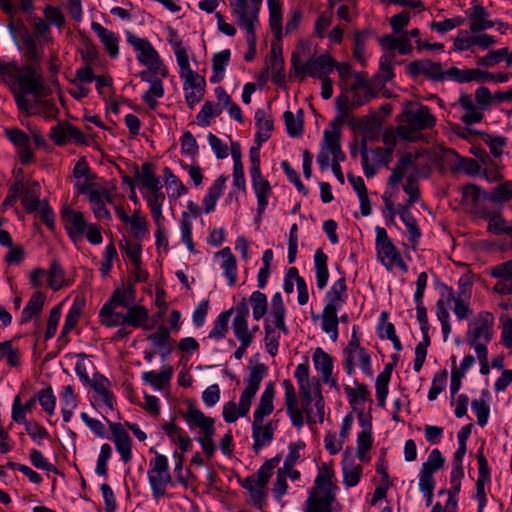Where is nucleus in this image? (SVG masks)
Listing matches in <instances>:
<instances>
[{"label":"nucleus","instance_id":"nucleus-24","mask_svg":"<svg viewBox=\"0 0 512 512\" xmlns=\"http://www.w3.org/2000/svg\"><path fill=\"white\" fill-rule=\"evenodd\" d=\"M91 28L98 35L99 39L105 46L108 54L113 58L116 57L119 52V40L115 33L103 27L101 24L97 22H93L91 24Z\"/></svg>","mask_w":512,"mask_h":512},{"label":"nucleus","instance_id":"nucleus-20","mask_svg":"<svg viewBox=\"0 0 512 512\" xmlns=\"http://www.w3.org/2000/svg\"><path fill=\"white\" fill-rule=\"evenodd\" d=\"M274 397H275V384H274V382H269V383H267V385L261 395L259 404L257 405V408L254 411L253 421H255V422L264 421V418L273 412Z\"/></svg>","mask_w":512,"mask_h":512},{"label":"nucleus","instance_id":"nucleus-1","mask_svg":"<svg viewBox=\"0 0 512 512\" xmlns=\"http://www.w3.org/2000/svg\"><path fill=\"white\" fill-rule=\"evenodd\" d=\"M0 75L4 81L9 79L17 83V90L33 94L36 101L46 96L44 78L39 63H26L19 66L16 61L0 60Z\"/></svg>","mask_w":512,"mask_h":512},{"label":"nucleus","instance_id":"nucleus-13","mask_svg":"<svg viewBox=\"0 0 512 512\" xmlns=\"http://www.w3.org/2000/svg\"><path fill=\"white\" fill-rule=\"evenodd\" d=\"M184 79L185 99L188 106L193 109L201 101L205 93V79L197 73L190 74Z\"/></svg>","mask_w":512,"mask_h":512},{"label":"nucleus","instance_id":"nucleus-48","mask_svg":"<svg viewBox=\"0 0 512 512\" xmlns=\"http://www.w3.org/2000/svg\"><path fill=\"white\" fill-rule=\"evenodd\" d=\"M139 179L144 187L149 191H156L161 189L160 179L156 177L152 171L150 163H143L141 172H137Z\"/></svg>","mask_w":512,"mask_h":512},{"label":"nucleus","instance_id":"nucleus-23","mask_svg":"<svg viewBox=\"0 0 512 512\" xmlns=\"http://www.w3.org/2000/svg\"><path fill=\"white\" fill-rule=\"evenodd\" d=\"M488 17L489 14L482 5H474L469 15L471 32L478 33L492 28L494 26V22L489 20Z\"/></svg>","mask_w":512,"mask_h":512},{"label":"nucleus","instance_id":"nucleus-4","mask_svg":"<svg viewBox=\"0 0 512 512\" xmlns=\"http://www.w3.org/2000/svg\"><path fill=\"white\" fill-rule=\"evenodd\" d=\"M306 46L299 45L292 53L291 64L292 71L296 76L305 77L309 75L314 78H323L327 76L335 66L333 58L328 54L320 55L319 57H310L305 63H302V58L305 54Z\"/></svg>","mask_w":512,"mask_h":512},{"label":"nucleus","instance_id":"nucleus-55","mask_svg":"<svg viewBox=\"0 0 512 512\" xmlns=\"http://www.w3.org/2000/svg\"><path fill=\"white\" fill-rule=\"evenodd\" d=\"M480 74L479 69H464L460 70L457 67H451L445 71V78H449L459 83L474 81L477 77L475 75Z\"/></svg>","mask_w":512,"mask_h":512},{"label":"nucleus","instance_id":"nucleus-52","mask_svg":"<svg viewBox=\"0 0 512 512\" xmlns=\"http://www.w3.org/2000/svg\"><path fill=\"white\" fill-rule=\"evenodd\" d=\"M280 456L267 460L258 470L256 477L257 486L264 489L272 475V470L279 464Z\"/></svg>","mask_w":512,"mask_h":512},{"label":"nucleus","instance_id":"nucleus-57","mask_svg":"<svg viewBox=\"0 0 512 512\" xmlns=\"http://www.w3.org/2000/svg\"><path fill=\"white\" fill-rule=\"evenodd\" d=\"M83 305L84 303L82 301H75L73 303L65 319L62 337L68 334L77 325L82 314Z\"/></svg>","mask_w":512,"mask_h":512},{"label":"nucleus","instance_id":"nucleus-59","mask_svg":"<svg viewBox=\"0 0 512 512\" xmlns=\"http://www.w3.org/2000/svg\"><path fill=\"white\" fill-rule=\"evenodd\" d=\"M164 95L163 84L160 79L153 77V81L150 82V88L144 95V101L147 103L149 108L155 109L157 106L156 98H161Z\"/></svg>","mask_w":512,"mask_h":512},{"label":"nucleus","instance_id":"nucleus-3","mask_svg":"<svg viewBox=\"0 0 512 512\" xmlns=\"http://www.w3.org/2000/svg\"><path fill=\"white\" fill-rule=\"evenodd\" d=\"M399 121L400 124L397 127L399 136L409 141H415L421 130L432 128L436 122L429 108L423 105L404 110Z\"/></svg>","mask_w":512,"mask_h":512},{"label":"nucleus","instance_id":"nucleus-11","mask_svg":"<svg viewBox=\"0 0 512 512\" xmlns=\"http://www.w3.org/2000/svg\"><path fill=\"white\" fill-rule=\"evenodd\" d=\"M376 249L380 261L388 269L393 268V262L399 253L388 237L386 230L381 227L376 228Z\"/></svg>","mask_w":512,"mask_h":512},{"label":"nucleus","instance_id":"nucleus-30","mask_svg":"<svg viewBox=\"0 0 512 512\" xmlns=\"http://www.w3.org/2000/svg\"><path fill=\"white\" fill-rule=\"evenodd\" d=\"M216 256L223 258L222 268L228 279V285L234 286L237 281V261L229 247H225L216 253Z\"/></svg>","mask_w":512,"mask_h":512},{"label":"nucleus","instance_id":"nucleus-25","mask_svg":"<svg viewBox=\"0 0 512 512\" xmlns=\"http://www.w3.org/2000/svg\"><path fill=\"white\" fill-rule=\"evenodd\" d=\"M315 367L322 373V379L325 383H330L332 386L336 385V381L332 379L333 362L332 358L324 352L321 348H317L313 355Z\"/></svg>","mask_w":512,"mask_h":512},{"label":"nucleus","instance_id":"nucleus-18","mask_svg":"<svg viewBox=\"0 0 512 512\" xmlns=\"http://www.w3.org/2000/svg\"><path fill=\"white\" fill-rule=\"evenodd\" d=\"M62 219L66 224L67 231L71 238L77 239L83 235L86 222L81 212L64 208L62 210Z\"/></svg>","mask_w":512,"mask_h":512},{"label":"nucleus","instance_id":"nucleus-60","mask_svg":"<svg viewBox=\"0 0 512 512\" xmlns=\"http://www.w3.org/2000/svg\"><path fill=\"white\" fill-rule=\"evenodd\" d=\"M232 329L235 337L239 342H252L254 335L253 332L248 329L247 319H240L239 317H234L232 322Z\"/></svg>","mask_w":512,"mask_h":512},{"label":"nucleus","instance_id":"nucleus-35","mask_svg":"<svg viewBox=\"0 0 512 512\" xmlns=\"http://www.w3.org/2000/svg\"><path fill=\"white\" fill-rule=\"evenodd\" d=\"M186 420L190 426H197L204 431L214 429V419L212 417L204 415L199 409L194 406H190Z\"/></svg>","mask_w":512,"mask_h":512},{"label":"nucleus","instance_id":"nucleus-38","mask_svg":"<svg viewBox=\"0 0 512 512\" xmlns=\"http://www.w3.org/2000/svg\"><path fill=\"white\" fill-rule=\"evenodd\" d=\"M337 327V309L333 305H326L322 313V329L326 333H331L333 341H336L338 337Z\"/></svg>","mask_w":512,"mask_h":512},{"label":"nucleus","instance_id":"nucleus-39","mask_svg":"<svg viewBox=\"0 0 512 512\" xmlns=\"http://www.w3.org/2000/svg\"><path fill=\"white\" fill-rule=\"evenodd\" d=\"M100 321L107 327L124 326V314L116 311V307L105 303L99 312Z\"/></svg>","mask_w":512,"mask_h":512},{"label":"nucleus","instance_id":"nucleus-9","mask_svg":"<svg viewBox=\"0 0 512 512\" xmlns=\"http://www.w3.org/2000/svg\"><path fill=\"white\" fill-rule=\"evenodd\" d=\"M127 41L138 52L137 59L139 62L146 65L150 70H158L160 57L147 39L139 38L129 32L127 33Z\"/></svg>","mask_w":512,"mask_h":512},{"label":"nucleus","instance_id":"nucleus-31","mask_svg":"<svg viewBox=\"0 0 512 512\" xmlns=\"http://www.w3.org/2000/svg\"><path fill=\"white\" fill-rule=\"evenodd\" d=\"M258 21H252L248 19H236V24L244 29L247 33L248 51L245 54V60L251 61L254 59L256 54V24Z\"/></svg>","mask_w":512,"mask_h":512},{"label":"nucleus","instance_id":"nucleus-2","mask_svg":"<svg viewBox=\"0 0 512 512\" xmlns=\"http://www.w3.org/2000/svg\"><path fill=\"white\" fill-rule=\"evenodd\" d=\"M333 476L331 464L323 463L306 500L305 512H333V504L336 501Z\"/></svg>","mask_w":512,"mask_h":512},{"label":"nucleus","instance_id":"nucleus-8","mask_svg":"<svg viewBox=\"0 0 512 512\" xmlns=\"http://www.w3.org/2000/svg\"><path fill=\"white\" fill-rule=\"evenodd\" d=\"M340 138L341 133L324 131L323 143L317 156V162L322 171L329 167V154L332 155V159L345 160V154L340 146Z\"/></svg>","mask_w":512,"mask_h":512},{"label":"nucleus","instance_id":"nucleus-5","mask_svg":"<svg viewBox=\"0 0 512 512\" xmlns=\"http://www.w3.org/2000/svg\"><path fill=\"white\" fill-rule=\"evenodd\" d=\"M494 317L489 312L479 313L468 325L466 334L467 343L475 349L481 351L487 349V344L492 339Z\"/></svg>","mask_w":512,"mask_h":512},{"label":"nucleus","instance_id":"nucleus-7","mask_svg":"<svg viewBox=\"0 0 512 512\" xmlns=\"http://www.w3.org/2000/svg\"><path fill=\"white\" fill-rule=\"evenodd\" d=\"M148 478L156 499L164 496L165 487L172 480L168 469V460L164 455L156 453L154 459L150 461Z\"/></svg>","mask_w":512,"mask_h":512},{"label":"nucleus","instance_id":"nucleus-56","mask_svg":"<svg viewBox=\"0 0 512 512\" xmlns=\"http://www.w3.org/2000/svg\"><path fill=\"white\" fill-rule=\"evenodd\" d=\"M267 373V367L263 363H258L250 368L249 376L246 380L247 389L258 391L259 386L263 378Z\"/></svg>","mask_w":512,"mask_h":512},{"label":"nucleus","instance_id":"nucleus-62","mask_svg":"<svg viewBox=\"0 0 512 512\" xmlns=\"http://www.w3.org/2000/svg\"><path fill=\"white\" fill-rule=\"evenodd\" d=\"M4 358L12 367H17L20 364L19 350L12 347L11 340L0 343V361Z\"/></svg>","mask_w":512,"mask_h":512},{"label":"nucleus","instance_id":"nucleus-47","mask_svg":"<svg viewBox=\"0 0 512 512\" xmlns=\"http://www.w3.org/2000/svg\"><path fill=\"white\" fill-rule=\"evenodd\" d=\"M172 368L167 367L161 372L148 371L143 373V380L151 384L156 389H162L170 381Z\"/></svg>","mask_w":512,"mask_h":512},{"label":"nucleus","instance_id":"nucleus-40","mask_svg":"<svg viewBox=\"0 0 512 512\" xmlns=\"http://www.w3.org/2000/svg\"><path fill=\"white\" fill-rule=\"evenodd\" d=\"M230 55V50L226 49L213 56V75L210 78L212 83H218L223 79L225 68L230 60Z\"/></svg>","mask_w":512,"mask_h":512},{"label":"nucleus","instance_id":"nucleus-14","mask_svg":"<svg viewBox=\"0 0 512 512\" xmlns=\"http://www.w3.org/2000/svg\"><path fill=\"white\" fill-rule=\"evenodd\" d=\"M497 279L493 291L502 295L512 294V260L494 266L490 272Z\"/></svg>","mask_w":512,"mask_h":512},{"label":"nucleus","instance_id":"nucleus-12","mask_svg":"<svg viewBox=\"0 0 512 512\" xmlns=\"http://www.w3.org/2000/svg\"><path fill=\"white\" fill-rule=\"evenodd\" d=\"M112 439L124 463L132 459V440L124 426L118 422L109 423Z\"/></svg>","mask_w":512,"mask_h":512},{"label":"nucleus","instance_id":"nucleus-63","mask_svg":"<svg viewBox=\"0 0 512 512\" xmlns=\"http://www.w3.org/2000/svg\"><path fill=\"white\" fill-rule=\"evenodd\" d=\"M444 463L445 459L440 450L433 449L430 452L427 461L423 463L421 470L434 474L438 469L443 467Z\"/></svg>","mask_w":512,"mask_h":512},{"label":"nucleus","instance_id":"nucleus-29","mask_svg":"<svg viewBox=\"0 0 512 512\" xmlns=\"http://www.w3.org/2000/svg\"><path fill=\"white\" fill-rule=\"evenodd\" d=\"M104 199L108 202L112 201V196L107 191H94L90 192L89 201L92 205V210L98 219H110L111 214L105 206Z\"/></svg>","mask_w":512,"mask_h":512},{"label":"nucleus","instance_id":"nucleus-6","mask_svg":"<svg viewBox=\"0 0 512 512\" xmlns=\"http://www.w3.org/2000/svg\"><path fill=\"white\" fill-rule=\"evenodd\" d=\"M345 355L344 367L349 375L354 372V367L359 364L362 371L371 375V359L367 351L360 346V339L357 335L356 326L353 327L351 339L344 348Z\"/></svg>","mask_w":512,"mask_h":512},{"label":"nucleus","instance_id":"nucleus-19","mask_svg":"<svg viewBox=\"0 0 512 512\" xmlns=\"http://www.w3.org/2000/svg\"><path fill=\"white\" fill-rule=\"evenodd\" d=\"M264 421L252 422V437L254 439L253 449L258 453L266 444L273 440L275 426L270 421L263 424Z\"/></svg>","mask_w":512,"mask_h":512},{"label":"nucleus","instance_id":"nucleus-33","mask_svg":"<svg viewBox=\"0 0 512 512\" xmlns=\"http://www.w3.org/2000/svg\"><path fill=\"white\" fill-rule=\"evenodd\" d=\"M135 302V289L132 285L116 288L107 303L117 307L128 308Z\"/></svg>","mask_w":512,"mask_h":512},{"label":"nucleus","instance_id":"nucleus-32","mask_svg":"<svg viewBox=\"0 0 512 512\" xmlns=\"http://www.w3.org/2000/svg\"><path fill=\"white\" fill-rule=\"evenodd\" d=\"M255 121L258 129L256 133V142L261 146V144L267 141L271 136L273 121L271 118L266 116L265 111L262 109L255 112Z\"/></svg>","mask_w":512,"mask_h":512},{"label":"nucleus","instance_id":"nucleus-51","mask_svg":"<svg viewBox=\"0 0 512 512\" xmlns=\"http://www.w3.org/2000/svg\"><path fill=\"white\" fill-rule=\"evenodd\" d=\"M164 176L168 194L170 197L179 198L186 193L187 189L182 182L172 173L168 167L164 168Z\"/></svg>","mask_w":512,"mask_h":512},{"label":"nucleus","instance_id":"nucleus-36","mask_svg":"<svg viewBox=\"0 0 512 512\" xmlns=\"http://www.w3.org/2000/svg\"><path fill=\"white\" fill-rule=\"evenodd\" d=\"M124 325L140 327L148 320V311L142 305L133 304L127 308L124 314Z\"/></svg>","mask_w":512,"mask_h":512},{"label":"nucleus","instance_id":"nucleus-49","mask_svg":"<svg viewBox=\"0 0 512 512\" xmlns=\"http://www.w3.org/2000/svg\"><path fill=\"white\" fill-rule=\"evenodd\" d=\"M512 197V183L507 181L490 192H483V198L494 203L508 201Z\"/></svg>","mask_w":512,"mask_h":512},{"label":"nucleus","instance_id":"nucleus-37","mask_svg":"<svg viewBox=\"0 0 512 512\" xmlns=\"http://www.w3.org/2000/svg\"><path fill=\"white\" fill-rule=\"evenodd\" d=\"M226 180V177L220 176L209 188L208 193L203 200V205L206 213H210L211 211L214 210L217 200L222 195Z\"/></svg>","mask_w":512,"mask_h":512},{"label":"nucleus","instance_id":"nucleus-17","mask_svg":"<svg viewBox=\"0 0 512 512\" xmlns=\"http://www.w3.org/2000/svg\"><path fill=\"white\" fill-rule=\"evenodd\" d=\"M262 0H230V6L236 19L258 21Z\"/></svg>","mask_w":512,"mask_h":512},{"label":"nucleus","instance_id":"nucleus-54","mask_svg":"<svg viewBox=\"0 0 512 512\" xmlns=\"http://www.w3.org/2000/svg\"><path fill=\"white\" fill-rule=\"evenodd\" d=\"M327 297L329 300L327 305H333L336 309L338 304L344 302L346 298V281L344 277H341L334 283Z\"/></svg>","mask_w":512,"mask_h":512},{"label":"nucleus","instance_id":"nucleus-10","mask_svg":"<svg viewBox=\"0 0 512 512\" xmlns=\"http://www.w3.org/2000/svg\"><path fill=\"white\" fill-rule=\"evenodd\" d=\"M407 70L413 77L423 74L432 81H443L445 79V71L441 63L429 59L413 61L409 63Z\"/></svg>","mask_w":512,"mask_h":512},{"label":"nucleus","instance_id":"nucleus-21","mask_svg":"<svg viewBox=\"0 0 512 512\" xmlns=\"http://www.w3.org/2000/svg\"><path fill=\"white\" fill-rule=\"evenodd\" d=\"M458 102L465 111L461 117V120L464 124L472 125L482 121L484 117L482 108L474 103L470 95L461 94Z\"/></svg>","mask_w":512,"mask_h":512},{"label":"nucleus","instance_id":"nucleus-22","mask_svg":"<svg viewBox=\"0 0 512 512\" xmlns=\"http://www.w3.org/2000/svg\"><path fill=\"white\" fill-rule=\"evenodd\" d=\"M251 180L253 189L257 196V213L258 217H260L268 204L267 197L271 193V186L270 183L262 177L261 173H258V176L251 174Z\"/></svg>","mask_w":512,"mask_h":512},{"label":"nucleus","instance_id":"nucleus-64","mask_svg":"<svg viewBox=\"0 0 512 512\" xmlns=\"http://www.w3.org/2000/svg\"><path fill=\"white\" fill-rule=\"evenodd\" d=\"M362 468L358 464H344L343 466V474H344V484L351 487L355 486L361 477Z\"/></svg>","mask_w":512,"mask_h":512},{"label":"nucleus","instance_id":"nucleus-61","mask_svg":"<svg viewBox=\"0 0 512 512\" xmlns=\"http://www.w3.org/2000/svg\"><path fill=\"white\" fill-rule=\"evenodd\" d=\"M252 304L253 317L256 320L261 319L267 312L266 295L260 291H254L250 296Z\"/></svg>","mask_w":512,"mask_h":512},{"label":"nucleus","instance_id":"nucleus-34","mask_svg":"<svg viewBox=\"0 0 512 512\" xmlns=\"http://www.w3.org/2000/svg\"><path fill=\"white\" fill-rule=\"evenodd\" d=\"M44 302H45L44 294L40 291L35 292L31 296V298H30L29 302L27 303V305L25 306V308L23 309L20 322L22 324L27 323L32 319L33 316L39 315L40 312L42 311Z\"/></svg>","mask_w":512,"mask_h":512},{"label":"nucleus","instance_id":"nucleus-27","mask_svg":"<svg viewBox=\"0 0 512 512\" xmlns=\"http://www.w3.org/2000/svg\"><path fill=\"white\" fill-rule=\"evenodd\" d=\"M40 204V184L37 181H27L22 193V205L28 212H34Z\"/></svg>","mask_w":512,"mask_h":512},{"label":"nucleus","instance_id":"nucleus-26","mask_svg":"<svg viewBox=\"0 0 512 512\" xmlns=\"http://www.w3.org/2000/svg\"><path fill=\"white\" fill-rule=\"evenodd\" d=\"M417 159V154L407 153L403 155L395 168L392 170V173L389 177V184L392 186L397 185L402 180L403 176L409 168H413V171H415V167H418L416 164Z\"/></svg>","mask_w":512,"mask_h":512},{"label":"nucleus","instance_id":"nucleus-43","mask_svg":"<svg viewBox=\"0 0 512 512\" xmlns=\"http://www.w3.org/2000/svg\"><path fill=\"white\" fill-rule=\"evenodd\" d=\"M327 256L321 250H317L314 256L315 268H316V279L317 286L319 289H323L327 285L329 273L327 268Z\"/></svg>","mask_w":512,"mask_h":512},{"label":"nucleus","instance_id":"nucleus-41","mask_svg":"<svg viewBox=\"0 0 512 512\" xmlns=\"http://www.w3.org/2000/svg\"><path fill=\"white\" fill-rule=\"evenodd\" d=\"M271 316L274 318L275 326L283 331L285 334L288 333V329L285 325V307L283 304L282 296L280 293H276L272 297L271 301Z\"/></svg>","mask_w":512,"mask_h":512},{"label":"nucleus","instance_id":"nucleus-46","mask_svg":"<svg viewBox=\"0 0 512 512\" xmlns=\"http://www.w3.org/2000/svg\"><path fill=\"white\" fill-rule=\"evenodd\" d=\"M380 44L386 49H398V51L405 55L411 52V43L406 37H393L385 35L379 39Z\"/></svg>","mask_w":512,"mask_h":512},{"label":"nucleus","instance_id":"nucleus-44","mask_svg":"<svg viewBox=\"0 0 512 512\" xmlns=\"http://www.w3.org/2000/svg\"><path fill=\"white\" fill-rule=\"evenodd\" d=\"M233 312H234V309L230 308V309L223 311L219 314V316L217 317V319L214 322L213 328L209 332L210 338L219 340L226 336V334L228 332V322H229V319H230L231 315L233 314Z\"/></svg>","mask_w":512,"mask_h":512},{"label":"nucleus","instance_id":"nucleus-16","mask_svg":"<svg viewBox=\"0 0 512 512\" xmlns=\"http://www.w3.org/2000/svg\"><path fill=\"white\" fill-rule=\"evenodd\" d=\"M51 138L57 145H64L73 140L78 144L85 142L83 133L68 122L59 123L51 130Z\"/></svg>","mask_w":512,"mask_h":512},{"label":"nucleus","instance_id":"nucleus-58","mask_svg":"<svg viewBox=\"0 0 512 512\" xmlns=\"http://www.w3.org/2000/svg\"><path fill=\"white\" fill-rule=\"evenodd\" d=\"M428 330L429 329L421 330L423 333V341L419 342L415 348L414 370L416 372L421 370L427 356V347L430 345Z\"/></svg>","mask_w":512,"mask_h":512},{"label":"nucleus","instance_id":"nucleus-53","mask_svg":"<svg viewBox=\"0 0 512 512\" xmlns=\"http://www.w3.org/2000/svg\"><path fill=\"white\" fill-rule=\"evenodd\" d=\"M64 270L57 260H53L48 273V284L54 291L59 290L64 285Z\"/></svg>","mask_w":512,"mask_h":512},{"label":"nucleus","instance_id":"nucleus-50","mask_svg":"<svg viewBox=\"0 0 512 512\" xmlns=\"http://www.w3.org/2000/svg\"><path fill=\"white\" fill-rule=\"evenodd\" d=\"M173 48H174V52H175V55L177 58L178 65L180 67L181 78L195 73L190 67L187 51L182 46V43L180 40L177 39L173 42Z\"/></svg>","mask_w":512,"mask_h":512},{"label":"nucleus","instance_id":"nucleus-42","mask_svg":"<svg viewBox=\"0 0 512 512\" xmlns=\"http://www.w3.org/2000/svg\"><path fill=\"white\" fill-rule=\"evenodd\" d=\"M270 27L275 37L280 40L282 38V14L281 3L279 0H268Z\"/></svg>","mask_w":512,"mask_h":512},{"label":"nucleus","instance_id":"nucleus-45","mask_svg":"<svg viewBox=\"0 0 512 512\" xmlns=\"http://www.w3.org/2000/svg\"><path fill=\"white\" fill-rule=\"evenodd\" d=\"M360 129L363 137L368 138L370 141L378 139L382 122L375 116L365 117L360 121Z\"/></svg>","mask_w":512,"mask_h":512},{"label":"nucleus","instance_id":"nucleus-15","mask_svg":"<svg viewBox=\"0 0 512 512\" xmlns=\"http://www.w3.org/2000/svg\"><path fill=\"white\" fill-rule=\"evenodd\" d=\"M285 389V407L293 426L297 429L303 426L302 410L298 407V399L292 382L288 379L283 381Z\"/></svg>","mask_w":512,"mask_h":512},{"label":"nucleus","instance_id":"nucleus-28","mask_svg":"<svg viewBox=\"0 0 512 512\" xmlns=\"http://www.w3.org/2000/svg\"><path fill=\"white\" fill-rule=\"evenodd\" d=\"M429 175V168H423L422 170L419 167H415V171L407 177L406 184L404 185V191L409 195V198L405 205L412 206L415 202L418 201L420 197L419 187L417 185V177L423 176L427 177Z\"/></svg>","mask_w":512,"mask_h":512}]
</instances>
